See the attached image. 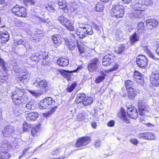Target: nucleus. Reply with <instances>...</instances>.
Returning a JSON list of instances; mask_svg holds the SVG:
<instances>
[{"label":"nucleus","instance_id":"603ef678","mask_svg":"<svg viewBox=\"0 0 159 159\" xmlns=\"http://www.w3.org/2000/svg\"><path fill=\"white\" fill-rule=\"evenodd\" d=\"M30 60L34 61H39V59L38 57V54L35 53L32 54L30 56Z\"/></svg>","mask_w":159,"mask_h":159},{"label":"nucleus","instance_id":"39448f33","mask_svg":"<svg viewBox=\"0 0 159 159\" xmlns=\"http://www.w3.org/2000/svg\"><path fill=\"white\" fill-rule=\"evenodd\" d=\"M58 20L60 23L68 30L70 31H73L75 29L73 24L67 18L63 16H61L58 17Z\"/></svg>","mask_w":159,"mask_h":159},{"label":"nucleus","instance_id":"e433bc0d","mask_svg":"<svg viewBox=\"0 0 159 159\" xmlns=\"http://www.w3.org/2000/svg\"><path fill=\"white\" fill-rule=\"evenodd\" d=\"M106 76V75L103 74L100 76L97 77L95 80V82L97 84L100 83L104 80Z\"/></svg>","mask_w":159,"mask_h":159},{"label":"nucleus","instance_id":"09e8293b","mask_svg":"<svg viewBox=\"0 0 159 159\" xmlns=\"http://www.w3.org/2000/svg\"><path fill=\"white\" fill-rule=\"evenodd\" d=\"M125 47L123 44H120L116 50V52L118 54L121 53L124 50Z\"/></svg>","mask_w":159,"mask_h":159},{"label":"nucleus","instance_id":"f704fd0d","mask_svg":"<svg viewBox=\"0 0 159 159\" xmlns=\"http://www.w3.org/2000/svg\"><path fill=\"white\" fill-rule=\"evenodd\" d=\"M104 8V5L102 2H98L96 5L95 9L98 12L102 11Z\"/></svg>","mask_w":159,"mask_h":159},{"label":"nucleus","instance_id":"864d4df0","mask_svg":"<svg viewBox=\"0 0 159 159\" xmlns=\"http://www.w3.org/2000/svg\"><path fill=\"white\" fill-rule=\"evenodd\" d=\"M61 152V149L58 148L56 150H54L52 151L51 152V154L53 155H59Z\"/></svg>","mask_w":159,"mask_h":159},{"label":"nucleus","instance_id":"9d476101","mask_svg":"<svg viewBox=\"0 0 159 159\" xmlns=\"http://www.w3.org/2000/svg\"><path fill=\"white\" fill-rule=\"evenodd\" d=\"M144 9L133 10L132 12L128 14V16L132 19L135 18H141L143 16V12Z\"/></svg>","mask_w":159,"mask_h":159},{"label":"nucleus","instance_id":"412c9836","mask_svg":"<svg viewBox=\"0 0 159 159\" xmlns=\"http://www.w3.org/2000/svg\"><path fill=\"white\" fill-rule=\"evenodd\" d=\"M11 147V145L9 143H7V140H4L0 143V149L5 150H9Z\"/></svg>","mask_w":159,"mask_h":159},{"label":"nucleus","instance_id":"dca6fc26","mask_svg":"<svg viewBox=\"0 0 159 159\" xmlns=\"http://www.w3.org/2000/svg\"><path fill=\"white\" fill-rule=\"evenodd\" d=\"M39 116L37 112H30L26 114V119L29 121L36 120Z\"/></svg>","mask_w":159,"mask_h":159},{"label":"nucleus","instance_id":"69168bd1","mask_svg":"<svg viewBox=\"0 0 159 159\" xmlns=\"http://www.w3.org/2000/svg\"><path fill=\"white\" fill-rule=\"evenodd\" d=\"M129 141L132 144L136 145L138 143V141L135 139H132L129 140Z\"/></svg>","mask_w":159,"mask_h":159},{"label":"nucleus","instance_id":"1a4fd4ad","mask_svg":"<svg viewBox=\"0 0 159 159\" xmlns=\"http://www.w3.org/2000/svg\"><path fill=\"white\" fill-rule=\"evenodd\" d=\"M3 135L5 137H9L14 133V128L13 126L6 125L2 131Z\"/></svg>","mask_w":159,"mask_h":159},{"label":"nucleus","instance_id":"a19ab883","mask_svg":"<svg viewBox=\"0 0 159 159\" xmlns=\"http://www.w3.org/2000/svg\"><path fill=\"white\" fill-rule=\"evenodd\" d=\"M20 80L23 82L26 83V82L29 79V75L28 73H26L24 75H22L20 78Z\"/></svg>","mask_w":159,"mask_h":159},{"label":"nucleus","instance_id":"f03ea898","mask_svg":"<svg viewBox=\"0 0 159 159\" xmlns=\"http://www.w3.org/2000/svg\"><path fill=\"white\" fill-rule=\"evenodd\" d=\"M11 11L13 14L18 17H25L27 15L25 8L18 5L15 6Z\"/></svg>","mask_w":159,"mask_h":159},{"label":"nucleus","instance_id":"f257e3e1","mask_svg":"<svg viewBox=\"0 0 159 159\" xmlns=\"http://www.w3.org/2000/svg\"><path fill=\"white\" fill-rule=\"evenodd\" d=\"M24 91L23 89H18L17 92L12 93L11 97L15 105L23 106L27 102V97L24 95Z\"/></svg>","mask_w":159,"mask_h":159},{"label":"nucleus","instance_id":"4be33fe9","mask_svg":"<svg viewBox=\"0 0 159 159\" xmlns=\"http://www.w3.org/2000/svg\"><path fill=\"white\" fill-rule=\"evenodd\" d=\"M65 42L66 45L70 50H74L76 46V44L68 39H65Z\"/></svg>","mask_w":159,"mask_h":159},{"label":"nucleus","instance_id":"a878e982","mask_svg":"<svg viewBox=\"0 0 159 159\" xmlns=\"http://www.w3.org/2000/svg\"><path fill=\"white\" fill-rule=\"evenodd\" d=\"M125 85L127 90L135 88L133 82L130 80L125 81Z\"/></svg>","mask_w":159,"mask_h":159},{"label":"nucleus","instance_id":"393cba45","mask_svg":"<svg viewBox=\"0 0 159 159\" xmlns=\"http://www.w3.org/2000/svg\"><path fill=\"white\" fill-rule=\"evenodd\" d=\"M137 29V32L139 34L143 33L146 30L144 23L142 22H140L138 24Z\"/></svg>","mask_w":159,"mask_h":159},{"label":"nucleus","instance_id":"79ce46f5","mask_svg":"<svg viewBox=\"0 0 159 159\" xmlns=\"http://www.w3.org/2000/svg\"><path fill=\"white\" fill-rule=\"evenodd\" d=\"M41 53L43 57V59L44 60L43 61L42 65H47V63L45 62V60L48 57V53L45 52H42Z\"/></svg>","mask_w":159,"mask_h":159},{"label":"nucleus","instance_id":"c85d7f7f","mask_svg":"<svg viewBox=\"0 0 159 159\" xmlns=\"http://www.w3.org/2000/svg\"><path fill=\"white\" fill-rule=\"evenodd\" d=\"M124 9V7L119 3H116L112 6L111 11L112 12Z\"/></svg>","mask_w":159,"mask_h":159},{"label":"nucleus","instance_id":"6ab92c4d","mask_svg":"<svg viewBox=\"0 0 159 159\" xmlns=\"http://www.w3.org/2000/svg\"><path fill=\"white\" fill-rule=\"evenodd\" d=\"M112 61V60L109 55H106L102 59V65L104 66H108L111 63Z\"/></svg>","mask_w":159,"mask_h":159},{"label":"nucleus","instance_id":"aec40b11","mask_svg":"<svg viewBox=\"0 0 159 159\" xmlns=\"http://www.w3.org/2000/svg\"><path fill=\"white\" fill-rule=\"evenodd\" d=\"M75 71L63 70L61 72L62 75L68 80H70L73 76V74H72Z\"/></svg>","mask_w":159,"mask_h":159},{"label":"nucleus","instance_id":"774afa93","mask_svg":"<svg viewBox=\"0 0 159 159\" xmlns=\"http://www.w3.org/2000/svg\"><path fill=\"white\" fill-rule=\"evenodd\" d=\"M115 124V121L114 120L110 121L108 123L107 125L110 127L113 126Z\"/></svg>","mask_w":159,"mask_h":159},{"label":"nucleus","instance_id":"0eeeda50","mask_svg":"<svg viewBox=\"0 0 159 159\" xmlns=\"http://www.w3.org/2000/svg\"><path fill=\"white\" fill-rule=\"evenodd\" d=\"M138 105L139 106V112L140 115L142 116L144 114L145 111H149L150 108L149 106L144 102L143 100L139 99L138 100Z\"/></svg>","mask_w":159,"mask_h":159},{"label":"nucleus","instance_id":"7ed1b4c3","mask_svg":"<svg viewBox=\"0 0 159 159\" xmlns=\"http://www.w3.org/2000/svg\"><path fill=\"white\" fill-rule=\"evenodd\" d=\"M33 85L44 92L48 91L49 88V84L45 80H39L38 79L35 80L33 83Z\"/></svg>","mask_w":159,"mask_h":159},{"label":"nucleus","instance_id":"6e6552de","mask_svg":"<svg viewBox=\"0 0 159 159\" xmlns=\"http://www.w3.org/2000/svg\"><path fill=\"white\" fill-rule=\"evenodd\" d=\"M150 81L153 86H157L159 84V70L152 71L150 77Z\"/></svg>","mask_w":159,"mask_h":159},{"label":"nucleus","instance_id":"0e129e2a","mask_svg":"<svg viewBox=\"0 0 159 159\" xmlns=\"http://www.w3.org/2000/svg\"><path fill=\"white\" fill-rule=\"evenodd\" d=\"M101 144V141L99 139H96L95 141V146L96 148H98Z\"/></svg>","mask_w":159,"mask_h":159},{"label":"nucleus","instance_id":"58836bf2","mask_svg":"<svg viewBox=\"0 0 159 159\" xmlns=\"http://www.w3.org/2000/svg\"><path fill=\"white\" fill-rule=\"evenodd\" d=\"M145 139L151 140L155 139V136L154 134L151 132H145Z\"/></svg>","mask_w":159,"mask_h":159},{"label":"nucleus","instance_id":"e2e57ef3","mask_svg":"<svg viewBox=\"0 0 159 159\" xmlns=\"http://www.w3.org/2000/svg\"><path fill=\"white\" fill-rule=\"evenodd\" d=\"M20 66L17 65L14 67L13 68V70L16 73H19L20 69Z\"/></svg>","mask_w":159,"mask_h":159},{"label":"nucleus","instance_id":"72a5a7b5","mask_svg":"<svg viewBox=\"0 0 159 159\" xmlns=\"http://www.w3.org/2000/svg\"><path fill=\"white\" fill-rule=\"evenodd\" d=\"M85 31L86 34L89 35H91L93 34V30L92 27L89 24L86 27V29L84 30Z\"/></svg>","mask_w":159,"mask_h":159},{"label":"nucleus","instance_id":"bb28decb","mask_svg":"<svg viewBox=\"0 0 159 159\" xmlns=\"http://www.w3.org/2000/svg\"><path fill=\"white\" fill-rule=\"evenodd\" d=\"M124 10L123 9L112 12V15L113 16H115L117 18H121L124 16Z\"/></svg>","mask_w":159,"mask_h":159},{"label":"nucleus","instance_id":"20e7f679","mask_svg":"<svg viewBox=\"0 0 159 159\" xmlns=\"http://www.w3.org/2000/svg\"><path fill=\"white\" fill-rule=\"evenodd\" d=\"M55 101L51 97L46 98L42 100L39 103V107L41 109H48L55 104Z\"/></svg>","mask_w":159,"mask_h":159},{"label":"nucleus","instance_id":"49530a36","mask_svg":"<svg viewBox=\"0 0 159 159\" xmlns=\"http://www.w3.org/2000/svg\"><path fill=\"white\" fill-rule=\"evenodd\" d=\"M10 157V154L7 152H3L0 156V159H9Z\"/></svg>","mask_w":159,"mask_h":159},{"label":"nucleus","instance_id":"2eb2a0df","mask_svg":"<svg viewBox=\"0 0 159 159\" xmlns=\"http://www.w3.org/2000/svg\"><path fill=\"white\" fill-rule=\"evenodd\" d=\"M52 39L54 43V46L56 48L58 47L61 43L62 40H61V37L59 35L52 36Z\"/></svg>","mask_w":159,"mask_h":159},{"label":"nucleus","instance_id":"13d9d810","mask_svg":"<svg viewBox=\"0 0 159 159\" xmlns=\"http://www.w3.org/2000/svg\"><path fill=\"white\" fill-rule=\"evenodd\" d=\"M78 41L76 42V44H77V47L78 48L79 51L80 53H83L84 52V49L81 46L78 44Z\"/></svg>","mask_w":159,"mask_h":159},{"label":"nucleus","instance_id":"b1692460","mask_svg":"<svg viewBox=\"0 0 159 159\" xmlns=\"http://www.w3.org/2000/svg\"><path fill=\"white\" fill-rule=\"evenodd\" d=\"M85 97L86 95L84 93H79L77 95L75 101L77 103H82L83 104V102L84 101Z\"/></svg>","mask_w":159,"mask_h":159},{"label":"nucleus","instance_id":"de8ad7c7","mask_svg":"<svg viewBox=\"0 0 159 159\" xmlns=\"http://www.w3.org/2000/svg\"><path fill=\"white\" fill-rule=\"evenodd\" d=\"M90 63L97 66L100 64V62L99 60L97 58H95L91 60L90 61Z\"/></svg>","mask_w":159,"mask_h":159},{"label":"nucleus","instance_id":"c9c22d12","mask_svg":"<svg viewBox=\"0 0 159 159\" xmlns=\"http://www.w3.org/2000/svg\"><path fill=\"white\" fill-rule=\"evenodd\" d=\"M143 50L144 51L148 54V56L151 58L154 59H156L157 58L155 57V56L152 54L150 51L149 49L147 46H144L143 47Z\"/></svg>","mask_w":159,"mask_h":159},{"label":"nucleus","instance_id":"6e6d98bb","mask_svg":"<svg viewBox=\"0 0 159 159\" xmlns=\"http://www.w3.org/2000/svg\"><path fill=\"white\" fill-rule=\"evenodd\" d=\"M79 28L78 29H81L84 30L85 29H86V27L88 25V24H85L82 23H79Z\"/></svg>","mask_w":159,"mask_h":159},{"label":"nucleus","instance_id":"ddd939ff","mask_svg":"<svg viewBox=\"0 0 159 159\" xmlns=\"http://www.w3.org/2000/svg\"><path fill=\"white\" fill-rule=\"evenodd\" d=\"M127 113L130 118L135 119L138 117V113L136 108H129L127 110Z\"/></svg>","mask_w":159,"mask_h":159},{"label":"nucleus","instance_id":"a211bd4d","mask_svg":"<svg viewBox=\"0 0 159 159\" xmlns=\"http://www.w3.org/2000/svg\"><path fill=\"white\" fill-rule=\"evenodd\" d=\"M127 91L128 93V97L131 99H134L138 93L135 88Z\"/></svg>","mask_w":159,"mask_h":159},{"label":"nucleus","instance_id":"4468645a","mask_svg":"<svg viewBox=\"0 0 159 159\" xmlns=\"http://www.w3.org/2000/svg\"><path fill=\"white\" fill-rule=\"evenodd\" d=\"M132 4L133 10L144 9L142 7L143 5L140 2V0H135L133 2Z\"/></svg>","mask_w":159,"mask_h":159},{"label":"nucleus","instance_id":"7c9ffc66","mask_svg":"<svg viewBox=\"0 0 159 159\" xmlns=\"http://www.w3.org/2000/svg\"><path fill=\"white\" fill-rule=\"evenodd\" d=\"M36 107V104L34 103V101L30 102L25 106V107L28 110H34L35 109Z\"/></svg>","mask_w":159,"mask_h":159},{"label":"nucleus","instance_id":"423d86ee","mask_svg":"<svg viewBox=\"0 0 159 159\" xmlns=\"http://www.w3.org/2000/svg\"><path fill=\"white\" fill-rule=\"evenodd\" d=\"M136 62L139 67L145 69L148 64V60L145 56L141 54L138 56L137 57Z\"/></svg>","mask_w":159,"mask_h":159},{"label":"nucleus","instance_id":"f8f14e48","mask_svg":"<svg viewBox=\"0 0 159 159\" xmlns=\"http://www.w3.org/2000/svg\"><path fill=\"white\" fill-rule=\"evenodd\" d=\"M146 25L148 29H152L158 24V22L154 19H148L146 20Z\"/></svg>","mask_w":159,"mask_h":159},{"label":"nucleus","instance_id":"8fccbe9b","mask_svg":"<svg viewBox=\"0 0 159 159\" xmlns=\"http://www.w3.org/2000/svg\"><path fill=\"white\" fill-rule=\"evenodd\" d=\"M29 92L30 94L36 97H39L41 95L40 93L34 90H29Z\"/></svg>","mask_w":159,"mask_h":159},{"label":"nucleus","instance_id":"ea45409f","mask_svg":"<svg viewBox=\"0 0 159 159\" xmlns=\"http://www.w3.org/2000/svg\"><path fill=\"white\" fill-rule=\"evenodd\" d=\"M39 131V126L35 125L31 130V133L33 136H34Z\"/></svg>","mask_w":159,"mask_h":159},{"label":"nucleus","instance_id":"a18cd8bd","mask_svg":"<svg viewBox=\"0 0 159 159\" xmlns=\"http://www.w3.org/2000/svg\"><path fill=\"white\" fill-rule=\"evenodd\" d=\"M85 116L84 113L82 112L79 113L77 116L76 119L78 121H82L84 120Z\"/></svg>","mask_w":159,"mask_h":159},{"label":"nucleus","instance_id":"cd10ccee","mask_svg":"<svg viewBox=\"0 0 159 159\" xmlns=\"http://www.w3.org/2000/svg\"><path fill=\"white\" fill-rule=\"evenodd\" d=\"M0 38L3 41H7L9 39V35L7 31L0 32Z\"/></svg>","mask_w":159,"mask_h":159},{"label":"nucleus","instance_id":"4d7b16f0","mask_svg":"<svg viewBox=\"0 0 159 159\" xmlns=\"http://www.w3.org/2000/svg\"><path fill=\"white\" fill-rule=\"evenodd\" d=\"M25 4H29L30 5L34 4L35 3L34 0H23Z\"/></svg>","mask_w":159,"mask_h":159},{"label":"nucleus","instance_id":"f3484780","mask_svg":"<svg viewBox=\"0 0 159 159\" xmlns=\"http://www.w3.org/2000/svg\"><path fill=\"white\" fill-rule=\"evenodd\" d=\"M57 64L60 66L66 67L69 64V61L68 59L60 57L57 61Z\"/></svg>","mask_w":159,"mask_h":159},{"label":"nucleus","instance_id":"5fc2aeb1","mask_svg":"<svg viewBox=\"0 0 159 159\" xmlns=\"http://www.w3.org/2000/svg\"><path fill=\"white\" fill-rule=\"evenodd\" d=\"M31 125H27L25 122L23 124V129L24 131H29V129L30 128Z\"/></svg>","mask_w":159,"mask_h":159},{"label":"nucleus","instance_id":"4c0bfd02","mask_svg":"<svg viewBox=\"0 0 159 159\" xmlns=\"http://www.w3.org/2000/svg\"><path fill=\"white\" fill-rule=\"evenodd\" d=\"M98 67V66L90 63L88 66V69L90 72H93L95 71Z\"/></svg>","mask_w":159,"mask_h":159},{"label":"nucleus","instance_id":"c756f323","mask_svg":"<svg viewBox=\"0 0 159 159\" xmlns=\"http://www.w3.org/2000/svg\"><path fill=\"white\" fill-rule=\"evenodd\" d=\"M93 101V98L90 97H86L84 101L83 102V104L85 106L91 104Z\"/></svg>","mask_w":159,"mask_h":159},{"label":"nucleus","instance_id":"9b49d317","mask_svg":"<svg viewBox=\"0 0 159 159\" xmlns=\"http://www.w3.org/2000/svg\"><path fill=\"white\" fill-rule=\"evenodd\" d=\"M91 138L89 137H83L78 140L75 144L76 147L81 148L90 142Z\"/></svg>","mask_w":159,"mask_h":159},{"label":"nucleus","instance_id":"3c124183","mask_svg":"<svg viewBox=\"0 0 159 159\" xmlns=\"http://www.w3.org/2000/svg\"><path fill=\"white\" fill-rule=\"evenodd\" d=\"M0 66H2V69L5 71L7 70V69L6 66V64L4 60L1 58H0Z\"/></svg>","mask_w":159,"mask_h":159},{"label":"nucleus","instance_id":"2f4dec72","mask_svg":"<svg viewBox=\"0 0 159 159\" xmlns=\"http://www.w3.org/2000/svg\"><path fill=\"white\" fill-rule=\"evenodd\" d=\"M76 34L79 38L81 39L84 38L86 34L84 30L81 29H77V30Z\"/></svg>","mask_w":159,"mask_h":159},{"label":"nucleus","instance_id":"052dcab7","mask_svg":"<svg viewBox=\"0 0 159 159\" xmlns=\"http://www.w3.org/2000/svg\"><path fill=\"white\" fill-rule=\"evenodd\" d=\"M15 42L19 44L24 45L25 44V42L22 39H17L15 41Z\"/></svg>","mask_w":159,"mask_h":159},{"label":"nucleus","instance_id":"5701e85b","mask_svg":"<svg viewBox=\"0 0 159 159\" xmlns=\"http://www.w3.org/2000/svg\"><path fill=\"white\" fill-rule=\"evenodd\" d=\"M118 116L119 117L123 119L125 122L127 123H129V121L127 118L125 112L123 108H121L120 109V111L118 114Z\"/></svg>","mask_w":159,"mask_h":159},{"label":"nucleus","instance_id":"37998d69","mask_svg":"<svg viewBox=\"0 0 159 159\" xmlns=\"http://www.w3.org/2000/svg\"><path fill=\"white\" fill-rule=\"evenodd\" d=\"M77 85V83L76 82H74L70 86H68L67 88V90L70 93L74 89Z\"/></svg>","mask_w":159,"mask_h":159},{"label":"nucleus","instance_id":"bf43d9fd","mask_svg":"<svg viewBox=\"0 0 159 159\" xmlns=\"http://www.w3.org/2000/svg\"><path fill=\"white\" fill-rule=\"evenodd\" d=\"M46 8L49 11L54 12L55 10L53 6L52 5H48V7H46Z\"/></svg>","mask_w":159,"mask_h":159},{"label":"nucleus","instance_id":"c03bdc74","mask_svg":"<svg viewBox=\"0 0 159 159\" xmlns=\"http://www.w3.org/2000/svg\"><path fill=\"white\" fill-rule=\"evenodd\" d=\"M140 2L143 5L147 6L151 5L153 3L152 0H140Z\"/></svg>","mask_w":159,"mask_h":159},{"label":"nucleus","instance_id":"338daca9","mask_svg":"<svg viewBox=\"0 0 159 159\" xmlns=\"http://www.w3.org/2000/svg\"><path fill=\"white\" fill-rule=\"evenodd\" d=\"M136 81L140 85H143L144 83L143 77L138 80H137V81Z\"/></svg>","mask_w":159,"mask_h":159},{"label":"nucleus","instance_id":"680f3d73","mask_svg":"<svg viewBox=\"0 0 159 159\" xmlns=\"http://www.w3.org/2000/svg\"><path fill=\"white\" fill-rule=\"evenodd\" d=\"M20 69L19 70V73H26V70L25 69L24 66L23 65H21L20 66Z\"/></svg>","mask_w":159,"mask_h":159},{"label":"nucleus","instance_id":"473e14b6","mask_svg":"<svg viewBox=\"0 0 159 159\" xmlns=\"http://www.w3.org/2000/svg\"><path fill=\"white\" fill-rule=\"evenodd\" d=\"M139 38V36L136 33H135L130 37V42L133 44L136 42L138 41Z\"/></svg>","mask_w":159,"mask_h":159}]
</instances>
